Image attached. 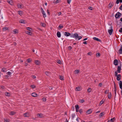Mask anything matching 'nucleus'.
<instances>
[{"mask_svg":"<svg viewBox=\"0 0 122 122\" xmlns=\"http://www.w3.org/2000/svg\"><path fill=\"white\" fill-rule=\"evenodd\" d=\"M45 73L47 76H49L50 75V72L46 71L45 72Z\"/></svg>","mask_w":122,"mask_h":122,"instance_id":"4be33fe9","label":"nucleus"},{"mask_svg":"<svg viewBox=\"0 0 122 122\" xmlns=\"http://www.w3.org/2000/svg\"><path fill=\"white\" fill-rule=\"evenodd\" d=\"M114 64L115 66L117 65L118 64V61L117 59H115L114 61Z\"/></svg>","mask_w":122,"mask_h":122,"instance_id":"1a4fd4ad","label":"nucleus"},{"mask_svg":"<svg viewBox=\"0 0 122 122\" xmlns=\"http://www.w3.org/2000/svg\"><path fill=\"white\" fill-rule=\"evenodd\" d=\"M112 94L111 92L109 93L108 95V98L109 99H110L111 97Z\"/></svg>","mask_w":122,"mask_h":122,"instance_id":"6ab92c4d","label":"nucleus"},{"mask_svg":"<svg viewBox=\"0 0 122 122\" xmlns=\"http://www.w3.org/2000/svg\"><path fill=\"white\" fill-rule=\"evenodd\" d=\"M27 61L28 63H30L31 61V60L29 59H27Z\"/></svg>","mask_w":122,"mask_h":122,"instance_id":"a18cd8bd","label":"nucleus"},{"mask_svg":"<svg viewBox=\"0 0 122 122\" xmlns=\"http://www.w3.org/2000/svg\"><path fill=\"white\" fill-rule=\"evenodd\" d=\"M60 78L59 79L61 80H64L63 77L61 76H59Z\"/></svg>","mask_w":122,"mask_h":122,"instance_id":"7c9ffc66","label":"nucleus"},{"mask_svg":"<svg viewBox=\"0 0 122 122\" xmlns=\"http://www.w3.org/2000/svg\"><path fill=\"white\" fill-rule=\"evenodd\" d=\"M79 72V71L78 70H76L74 72L75 73V74L78 73Z\"/></svg>","mask_w":122,"mask_h":122,"instance_id":"c756f323","label":"nucleus"},{"mask_svg":"<svg viewBox=\"0 0 122 122\" xmlns=\"http://www.w3.org/2000/svg\"><path fill=\"white\" fill-rule=\"evenodd\" d=\"M1 88H2V89H4L5 88V86H1Z\"/></svg>","mask_w":122,"mask_h":122,"instance_id":"680f3d73","label":"nucleus"},{"mask_svg":"<svg viewBox=\"0 0 122 122\" xmlns=\"http://www.w3.org/2000/svg\"><path fill=\"white\" fill-rule=\"evenodd\" d=\"M75 107L76 110V112H78V110L79 109V107L78 105H76L75 106Z\"/></svg>","mask_w":122,"mask_h":122,"instance_id":"9d476101","label":"nucleus"},{"mask_svg":"<svg viewBox=\"0 0 122 122\" xmlns=\"http://www.w3.org/2000/svg\"><path fill=\"white\" fill-rule=\"evenodd\" d=\"M37 116L38 117L42 118L43 117V115L41 114L38 113L37 114Z\"/></svg>","mask_w":122,"mask_h":122,"instance_id":"9b49d317","label":"nucleus"},{"mask_svg":"<svg viewBox=\"0 0 122 122\" xmlns=\"http://www.w3.org/2000/svg\"><path fill=\"white\" fill-rule=\"evenodd\" d=\"M104 114L103 112H101L99 116L100 117H102L103 116Z\"/></svg>","mask_w":122,"mask_h":122,"instance_id":"c9c22d12","label":"nucleus"},{"mask_svg":"<svg viewBox=\"0 0 122 122\" xmlns=\"http://www.w3.org/2000/svg\"><path fill=\"white\" fill-rule=\"evenodd\" d=\"M119 85L120 88L122 89V81H120Z\"/></svg>","mask_w":122,"mask_h":122,"instance_id":"ddd939ff","label":"nucleus"},{"mask_svg":"<svg viewBox=\"0 0 122 122\" xmlns=\"http://www.w3.org/2000/svg\"><path fill=\"white\" fill-rule=\"evenodd\" d=\"M122 14L119 12H118L115 15V17L116 19L119 18L122 16Z\"/></svg>","mask_w":122,"mask_h":122,"instance_id":"f03ea898","label":"nucleus"},{"mask_svg":"<svg viewBox=\"0 0 122 122\" xmlns=\"http://www.w3.org/2000/svg\"><path fill=\"white\" fill-rule=\"evenodd\" d=\"M117 79L118 81L120 80L121 79V76L120 74H118L117 76Z\"/></svg>","mask_w":122,"mask_h":122,"instance_id":"6e6552de","label":"nucleus"},{"mask_svg":"<svg viewBox=\"0 0 122 122\" xmlns=\"http://www.w3.org/2000/svg\"><path fill=\"white\" fill-rule=\"evenodd\" d=\"M68 48L69 50H70L71 49V48H72L71 47V46H69L68 47Z\"/></svg>","mask_w":122,"mask_h":122,"instance_id":"338daca9","label":"nucleus"},{"mask_svg":"<svg viewBox=\"0 0 122 122\" xmlns=\"http://www.w3.org/2000/svg\"><path fill=\"white\" fill-rule=\"evenodd\" d=\"M103 103V101H101L99 103V105H101Z\"/></svg>","mask_w":122,"mask_h":122,"instance_id":"49530a36","label":"nucleus"},{"mask_svg":"<svg viewBox=\"0 0 122 122\" xmlns=\"http://www.w3.org/2000/svg\"><path fill=\"white\" fill-rule=\"evenodd\" d=\"M41 12L43 14V16L45 18L46 17V15L44 12L43 8H41Z\"/></svg>","mask_w":122,"mask_h":122,"instance_id":"20e7f679","label":"nucleus"},{"mask_svg":"<svg viewBox=\"0 0 122 122\" xmlns=\"http://www.w3.org/2000/svg\"><path fill=\"white\" fill-rule=\"evenodd\" d=\"M26 29L28 30H29L30 31H31V30H32V29L29 27H26Z\"/></svg>","mask_w":122,"mask_h":122,"instance_id":"f704fd0d","label":"nucleus"},{"mask_svg":"<svg viewBox=\"0 0 122 122\" xmlns=\"http://www.w3.org/2000/svg\"><path fill=\"white\" fill-rule=\"evenodd\" d=\"M15 112H11L10 113V115H14L15 114Z\"/></svg>","mask_w":122,"mask_h":122,"instance_id":"79ce46f5","label":"nucleus"},{"mask_svg":"<svg viewBox=\"0 0 122 122\" xmlns=\"http://www.w3.org/2000/svg\"><path fill=\"white\" fill-rule=\"evenodd\" d=\"M18 14L20 15H22L23 12L21 11H18Z\"/></svg>","mask_w":122,"mask_h":122,"instance_id":"5701e85b","label":"nucleus"},{"mask_svg":"<svg viewBox=\"0 0 122 122\" xmlns=\"http://www.w3.org/2000/svg\"><path fill=\"white\" fill-rule=\"evenodd\" d=\"M23 115L25 117H28L29 115V113L27 112L24 113Z\"/></svg>","mask_w":122,"mask_h":122,"instance_id":"f3484780","label":"nucleus"},{"mask_svg":"<svg viewBox=\"0 0 122 122\" xmlns=\"http://www.w3.org/2000/svg\"><path fill=\"white\" fill-rule=\"evenodd\" d=\"M78 111L81 114L82 113L83 111H82V109H79Z\"/></svg>","mask_w":122,"mask_h":122,"instance_id":"37998d69","label":"nucleus"},{"mask_svg":"<svg viewBox=\"0 0 122 122\" xmlns=\"http://www.w3.org/2000/svg\"><path fill=\"white\" fill-rule=\"evenodd\" d=\"M7 69L6 68L4 67L2 69L1 71L4 72H6V71Z\"/></svg>","mask_w":122,"mask_h":122,"instance_id":"2eb2a0df","label":"nucleus"},{"mask_svg":"<svg viewBox=\"0 0 122 122\" xmlns=\"http://www.w3.org/2000/svg\"><path fill=\"white\" fill-rule=\"evenodd\" d=\"M119 9L121 10H122V5L120 7Z\"/></svg>","mask_w":122,"mask_h":122,"instance_id":"69168bd1","label":"nucleus"},{"mask_svg":"<svg viewBox=\"0 0 122 122\" xmlns=\"http://www.w3.org/2000/svg\"><path fill=\"white\" fill-rule=\"evenodd\" d=\"M14 32V34L17 33L18 32V30H14L13 31Z\"/></svg>","mask_w":122,"mask_h":122,"instance_id":"e433bc0d","label":"nucleus"},{"mask_svg":"<svg viewBox=\"0 0 122 122\" xmlns=\"http://www.w3.org/2000/svg\"><path fill=\"white\" fill-rule=\"evenodd\" d=\"M60 0H57L55 2L56 3H58L60 2Z\"/></svg>","mask_w":122,"mask_h":122,"instance_id":"8fccbe9b","label":"nucleus"},{"mask_svg":"<svg viewBox=\"0 0 122 122\" xmlns=\"http://www.w3.org/2000/svg\"><path fill=\"white\" fill-rule=\"evenodd\" d=\"M100 56V54L99 53H98L96 54V56L97 57L99 56Z\"/></svg>","mask_w":122,"mask_h":122,"instance_id":"09e8293b","label":"nucleus"},{"mask_svg":"<svg viewBox=\"0 0 122 122\" xmlns=\"http://www.w3.org/2000/svg\"><path fill=\"white\" fill-rule=\"evenodd\" d=\"M92 112V111L91 109L88 110L86 112V113H87L88 114L91 113Z\"/></svg>","mask_w":122,"mask_h":122,"instance_id":"412c9836","label":"nucleus"},{"mask_svg":"<svg viewBox=\"0 0 122 122\" xmlns=\"http://www.w3.org/2000/svg\"><path fill=\"white\" fill-rule=\"evenodd\" d=\"M4 120L5 122H9V121L8 120H7V119H6L5 118L4 119Z\"/></svg>","mask_w":122,"mask_h":122,"instance_id":"3c124183","label":"nucleus"},{"mask_svg":"<svg viewBox=\"0 0 122 122\" xmlns=\"http://www.w3.org/2000/svg\"><path fill=\"white\" fill-rule=\"evenodd\" d=\"M35 63L37 65H39L40 64V62L38 60H35Z\"/></svg>","mask_w":122,"mask_h":122,"instance_id":"a211bd4d","label":"nucleus"},{"mask_svg":"<svg viewBox=\"0 0 122 122\" xmlns=\"http://www.w3.org/2000/svg\"><path fill=\"white\" fill-rule=\"evenodd\" d=\"M57 35L58 37L59 38L61 36L60 32L59 31H58L57 33Z\"/></svg>","mask_w":122,"mask_h":122,"instance_id":"f8f14e48","label":"nucleus"},{"mask_svg":"<svg viewBox=\"0 0 122 122\" xmlns=\"http://www.w3.org/2000/svg\"><path fill=\"white\" fill-rule=\"evenodd\" d=\"M84 102V100L83 99H81L80 100V102L81 103H83Z\"/></svg>","mask_w":122,"mask_h":122,"instance_id":"c03bdc74","label":"nucleus"},{"mask_svg":"<svg viewBox=\"0 0 122 122\" xmlns=\"http://www.w3.org/2000/svg\"><path fill=\"white\" fill-rule=\"evenodd\" d=\"M117 71H115V76H117L118 75H117Z\"/></svg>","mask_w":122,"mask_h":122,"instance_id":"5fc2aeb1","label":"nucleus"},{"mask_svg":"<svg viewBox=\"0 0 122 122\" xmlns=\"http://www.w3.org/2000/svg\"><path fill=\"white\" fill-rule=\"evenodd\" d=\"M10 4L12 5L13 4V3L12 2V1L11 0H9L7 1Z\"/></svg>","mask_w":122,"mask_h":122,"instance_id":"cd10ccee","label":"nucleus"},{"mask_svg":"<svg viewBox=\"0 0 122 122\" xmlns=\"http://www.w3.org/2000/svg\"><path fill=\"white\" fill-rule=\"evenodd\" d=\"M25 32L26 33L30 35H31L32 33L31 32H30L28 31H26Z\"/></svg>","mask_w":122,"mask_h":122,"instance_id":"aec40b11","label":"nucleus"},{"mask_svg":"<svg viewBox=\"0 0 122 122\" xmlns=\"http://www.w3.org/2000/svg\"><path fill=\"white\" fill-rule=\"evenodd\" d=\"M41 25L43 27H44L45 26V24L43 23H41Z\"/></svg>","mask_w":122,"mask_h":122,"instance_id":"58836bf2","label":"nucleus"},{"mask_svg":"<svg viewBox=\"0 0 122 122\" xmlns=\"http://www.w3.org/2000/svg\"><path fill=\"white\" fill-rule=\"evenodd\" d=\"M36 87V86L34 85H31L30 86V87L32 88H34Z\"/></svg>","mask_w":122,"mask_h":122,"instance_id":"ea45409f","label":"nucleus"},{"mask_svg":"<svg viewBox=\"0 0 122 122\" xmlns=\"http://www.w3.org/2000/svg\"><path fill=\"white\" fill-rule=\"evenodd\" d=\"M92 7H88V8L89 9V10H92Z\"/></svg>","mask_w":122,"mask_h":122,"instance_id":"bf43d9fd","label":"nucleus"},{"mask_svg":"<svg viewBox=\"0 0 122 122\" xmlns=\"http://www.w3.org/2000/svg\"><path fill=\"white\" fill-rule=\"evenodd\" d=\"M19 22L20 23L25 24L26 23V21L24 20H20Z\"/></svg>","mask_w":122,"mask_h":122,"instance_id":"0eeeda50","label":"nucleus"},{"mask_svg":"<svg viewBox=\"0 0 122 122\" xmlns=\"http://www.w3.org/2000/svg\"><path fill=\"white\" fill-rule=\"evenodd\" d=\"M78 38V40H80L82 38V37L81 36H78V37L77 38Z\"/></svg>","mask_w":122,"mask_h":122,"instance_id":"4d7b16f0","label":"nucleus"},{"mask_svg":"<svg viewBox=\"0 0 122 122\" xmlns=\"http://www.w3.org/2000/svg\"><path fill=\"white\" fill-rule=\"evenodd\" d=\"M119 51L120 54H122V45L121 46V47L120 48Z\"/></svg>","mask_w":122,"mask_h":122,"instance_id":"b1692460","label":"nucleus"},{"mask_svg":"<svg viewBox=\"0 0 122 122\" xmlns=\"http://www.w3.org/2000/svg\"><path fill=\"white\" fill-rule=\"evenodd\" d=\"M109 92V90H106L105 92V94H107Z\"/></svg>","mask_w":122,"mask_h":122,"instance_id":"774afa93","label":"nucleus"},{"mask_svg":"<svg viewBox=\"0 0 122 122\" xmlns=\"http://www.w3.org/2000/svg\"><path fill=\"white\" fill-rule=\"evenodd\" d=\"M79 119L80 118L79 117H77V118L76 120L77 122H79Z\"/></svg>","mask_w":122,"mask_h":122,"instance_id":"e2e57ef3","label":"nucleus"},{"mask_svg":"<svg viewBox=\"0 0 122 122\" xmlns=\"http://www.w3.org/2000/svg\"><path fill=\"white\" fill-rule=\"evenodd\" d=\"M5 94L6 96H9L10 95V94L9 93L7 92H5Z\"/></svg>","mask_w":122,"mask_h":122,"instance_id":"393cba45","label":"nucleus"},{"mask_svg":"<svg viewBox=\"0 0 122 122\" xmlns=\"http://www.w3.org/2000/svg\"><path fill=\"white\" fill-rule=\"evenodd\" d=\"M57 63L59 64H62V62H61V60H57Z\"/></svg>","mask_w":122,"mask_h":122,"instance_id":"2f4dec72","label":"nucleus"},{"mask_svg":"<svg viewBox=\"0 0 122 122\" xmlns=\"http://www.w3.org/2000/svg\"><path fill=\"white\" fill-rule=\"evenodd\" d=\"M119 0H117L116 3L117 4H118L119 3Z\"/></svg>","mask_w":122,"mask_h":122,"instance_id":"052dcab7","label":"nucleus"},{"mask_svg":"<svg viewBox=\"0 0 122 122\" xmlns=\"http://www.w3.org/2000/svg\"><path fill=\"white\" fill-rule=\"evenodd\" d=\"M80 90V88L79 87H77L76 88V91H79Z\"/></svg>","mask_w":122,"mask_h":122,"instance_id":"bb28decb","label":"nucleus"},{"mask_svg":"<svg viewBox=\"0 0 122 122\" xmlns=\"http://www.w3.org/2000/svg\"><path fill=\"white\" fill-rule=\"evenodd\" d=\"M119 31L120 32L122 33V28H120V29L119 30Z\"/></svg>","mask_w":122,"mask_h":122,"instance_id":"13d9d810","label":"nucleus"},{"mask_svg":"<svg viewBox=\"0 0 122 122\" xmlns=\"http://www.w3.org/2000/svg\"><path fill=\"white\" fill-rule=\"evenodd\" d=\"M93 39L95 40H96L97 41H99L100 42H101L102 41L100 39L96 37H94L93 38Z\"/></svg>","mask_w":122,"mask_h":122,"instance_id":"423d86ee","label":"nucleus"},{"mask_svg":"<svg viewBox=\"0 0 122 122\" xmlns=\"http://www.w3.org/2000/svg\"><path fill=\"white\" fill-rule=\"evenodd\" d=\"M91 91V89L90 88H88L87 90V91L88 92H90Z\"/></svg>","mask_w":122,"mask_h":122,"instance_id":"4c0bfd02","label":"nucleus"},{"mask_svg":"<svg viewBox=\"0 0 122 122\" xmlns=\"http://www.w3.org/2000/svg\"><path fill=\"white\" fill-rule=\"evenodd\" d=\"M42 100L44 102H45L46 100V98L44 97H43L42 98Z\"/></svg>","mask_w":122,"mask_h":122,"instance_id":"a19ab883","label":"nucleus"},{"mask_svg":"<svg viewBox=\"0 0 122 122\" xmlns=\"http://www.w3.org/2000/svg\"><path fill=\"white\" fill-rule=\"evenodd\" d=\"M37 94L35 93H33L31 94L32 96L34 97H37Z\"/></svg>","mask_w":122,"mask_h":122,"instance_id":"dca6fc26","label":"nucleus"},{"mask_svg":"<svg viewBox=\"0 0 122 122\" xmlns=\"http://www.w3.org/2000/svg\"><path fill=\"white\" fill-rule=\"evenodd\" d=\"M60 25L58 27V29H61L63 28V26L62 25Z\"/></svg>","mask_w":122,"mask_h":122,"instance_id":"72a5a7b5","label":"nucleus"},{"mask_svg":"<svg viewBox=\"0 0 122 122\" xmlns=\"http://www.w3.org/2000/svg\"><path fill=\"white\" fill-rule=\"evenodd\" d=\"M113 5L112 4H111V3H110L108 5L109 8H111L113 6Z\"/></svg>","mask_w":122,"mask_h":122,"instance_id":"c85d7f7f","label":"nucleus"},{"mask_svg":"<svg viewBox=\"0 0 122 122\" xmlns=\"http://www.w3.org/2000/svg\"><path fill=\"white\" fill-rule=\"evenodd\" d=\"M110 29L108 30V32L109 33V34L110 35H111L112 33L113 30L112 29V26L110 28Z\"/></svg>","mask_w":122,"mask_h":122,"instance_id":"7ed1b4c3","label":"nucleus"},{"mask_svg":"<svg viewBox=\"0 0 122 122\" xmlns=\"http://www.w3.org/2000/svg\"><path fill=\"white\" fill-rule=\"evenodd\" d=\"M71 1V0H67V2L68 4H70Z\"/></svg>","mask_w":122,"mask_h":122,"instance_id":"864d4df0","label":"nucleus"},{"mask_svg":"<svg viewBox=\"0 0 122 122\" xmlns=\"http://www.w3.org/2000/svg\"><path fill=\"white\" fill-rule=\"evenodd\" d=\"M74 114H72L71 115V117H72V119L74 117Z\"/></svg>","mask_w":122,"mask_h":122,"instance_id":"0e129e2a","label":"nucleus"},{"mask_svg":"<svg viewBox=\"0 0 122 122\" xmlns=\"http://www.w3.org/2000/svg\"><path fill=\"white\" fill-rule=\"evenodd\" d=\"M32 77L34 79H35L36 78V77L35 76L32 75Z\"/></svg>","mask_w":122,"mask_h":122,"instance_id":"6e6d98bb","label":"nucleus"},{"mask_svg":"<svg viewBox=\"0 0 122 122\" xmlns=\"http://www.w3.org/2000/svg\"><path fill=\"white\" fill-rule=\"evenodd\" d=\"M115 120V118L113 117L112 118H111V119L110 121L112 122H114Z\"/></svg>","mask_w":122,"mask_h":122,"instance_id":"473e14b6","label":"nucleus"},{"mask_svg":"<svg viewBox=\"0 0 122 122\" xmlns=\"http://www.w3.org/2000/svg\"><path fill=\"white\" fill-rule=\"evenodd\" d=\"M117 90H114V94L115 95V96H116V92H117Z\"/></svg>","mask_w":122,"mask_h":122,"instance_id":"603ef678","label":"nucleus"},{"mask_svg":"<svg viewBox=\"0 0 122 122\" xmlns=\"http://www.w3.org/2000/svg\"><path fill=\"white\" fill-rule=\"evenodd\" d=\"M7 74L8 75H10L11 74V73L10 71H8L7 72Z\"/></svg>","mask_w":122,"mask_h":122,"instance_id":"de8ad7c7","label":"nucleus"},{"mask_svg":"<svg viewBox=\"0 0 122 122\" xmlns=\"http://www.w3.org/2000/svg\"><path fill=\"white\" fill-rule=\"evenodd\" d=\"M22 4L18 3V5H17V7L18 8H21V7H22Z\"/></svg>","mask_w":122,"mask_h":122,"instance_id":"4468645a","label":"nucleus"},{"mask_svg":"<svg viewBox=\"0 0 122 122\" xmlns=\"http://www.w3.org/2000/svg\"><path fill=\"white\" fill-rule=\"evenodd\" d=\"M121 64L120 66H118L117 68V71L119 73H120L121 72Z\"/></svg>","mask_w":122,"mask_h":122,"instance_id":"39448f33","label":"nucleus"},{"mask_svg":"<svg viewBox=\"0 0 122 122\" xmlns=\"http://www.w3.org/2000/svg\"><path fill=\"white\" fill-rule=\"evenodd\" d=\"M8 30V28L7 27H4L3 28L2 30L3 31H5Z\"/></svg>","mask_w":122,"mask_h":122,"instance_id":"a878e982","label":"nucleus"},{"mask_svg":"<svg viewBox=\"0 0 122 122\" xmlns=\"http://www.w3.org/2000/svg\"><path fill=\"white\" fill-rule=\"evenodd\" d=\"M64 35L66 36H70L71 37L75 38L76 39L78 37V35L76 33H75L74 34H70L69 33L67 32H65Z\"/></svg>","mask_w":122,"mask_h":122,"instance_id":"f257e3e1","label":"nucleus"}]
</instances>
